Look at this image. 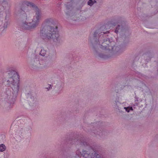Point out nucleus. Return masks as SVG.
Returning a JSON list of instances; mask_svg holds the SVG:
<instances>
[{"label":"nucleus","mask_w":158,"mask_h":158,"mask_svg":"<svg viewBox=\"0 0 158 158\" xmlns=\"http://www.w3.org/2000/svg\"><path fill=\"white\" fill-rule=\"evenodd\" d=\"M29 9L34 10L35 12V15L34 16L31 23L25 22L23 24V27L25 29L31 30L35 28L39 24L41 17L40 12L39 9L32 3L27 1L23 2L22 5L21 11L20 13L23 14V12L27 11Z\"/></svg>","instance_id":"nucleus-1"},{"label":"nucleus","mask_w":158,"mask_h":158,"mask_svg":"<svg viewBox=\"0 0 158 158\" xmlns=\"http://www.w3.org/2000/svg\"><path fill=\"white\" fill-rule=\"evenodd\" d=\"M45 25L40 30V35L44 39L52 40L56 43H59L60 38L57 31V27L55 26V28H52L53 24L50 19H47L46 20Z\"/></svg>","instance_id":"nucleus-2"},{"label":"nucleus","mask_w":158,"mask_h":158,"mask_svg":"<svg viewBox=\"0 0 158 158\" xmlns=\"http://www.w3.org/2000/svg\"><path fill=\"white\" fill-rule=\"evenodd\" d=\"M7 78V85L10 86L13 90L12 94L14 97H16L19 89V76L15 71H10L8 73Z\"/></svg>","instance_id":"nucleus-3"},{"label":"nucleus","mask_w":158,"mask_h":158,"mask_svg":"<svg viewBox=\"0 0 158 158\" xmlns=\"http://www.w3.org/2000/svg\"><path fill=\"white\" fill-rule=\"evenodd\" d=\"M105 33L104 32H101V29H98L94 32V40L96 42L95 44H99V43H101L102 44L100 47L102 49L110 50L111 48V49L113 50L114 49V47H112V46H110L108 43V41L107 39H103V42L102 40V37H103V35Z\"/></svg>","instance_id":"nucleus-4"},{"label":"nucleus","mask_w":158,"mask_h":158,"mask_svg":"<svg viewBox=\"0 0 158 158\" xmlns=\"http://www.w3.org/2000/svg\"><path fill=\"white\" fill-rule=\"evenodd\" d=\"M81 155V156L76 158H102L93 149L89 146L85 149L82 150Z\"/></svg>","instance_id":"nucleus-5"},{"label":"nucleus","mask_w":158,"mask_h":158,"mask_svg":"<svg viewBox=\"0 0 158 158\" xmlns=\"http://www.w3.org/2000/svg\"><path fill=\"white\" fill-rule=\"evenodd\" d=\"M6 94H5L4 95V98L3 101L5 102H7L6 103V105H7L8 104L9 105L10 103L9 102H10V104H11V103H12L13 102V99H12V98H10L11 97V96L10 95H9V94L8 92H6Z\"/></svg>","instance_id":"nucleus-6"},{"label":"nucleus","mask_w":158,"mask_h":158,"mask_svg":"<svg viewBox=\"0 0 158 158\" xmlns=\"http://www.w3.org/2000/svg\"><path fill=\"white\" fill-rule=\"evenodd\" d=\"M6 149V147L5 145L2 144L0 145V152H3Z\"/></svg>","instance_id":"nucleus-7"},{"label":"nucleus","mask_w":158,"mask_h":158,"mask_svg":"<svg viewBox=\"0 0 158 158\" xmlns=\"http://www.w3.org/2000/svg\"><path fill=\"white\" fill-rule=\"evenodd\" d=\"M46 51L43 49H41L40 52V54L41 56H44L46 54Z\"/></svg>","instance_id":"nucleus-8"},{"label":"nucleus","mask_w":158,"mask_h":158,"mask_svg":"<svg viewBox=\"0 0 158 158\" xmlns=\"http://www.w3.org/2000/svg\"><path fill=\"white\" fill-rule=\"evenodd\" d=\"M96 2V1H93L92 0H89L88 3V5L90 6H92L94 3H95Z\"/></svg>","instance_id":"nucleus-9"},{"label":"nucleus","mask_w":158,"mask_h":158,"mask_svg":"<svg viewBox=\"0 0 158 158\" xmlns=\"http://www.w3.org/2000/svg\"><path fill=\"white\" fill-rule=\"evenodd\" d=\"M124 108L125 109L126 111L128 112H129L130 110H132V107H124Z\"/></svg>","instance_id":"nucleus-10"},{"label":"nucleus","mask_w":158,"mask_h":158,"mask_svg":"<svg viewBox=\"0 0 158 158\" xmlns=\"http://www.w3.org/2000/svg\"><path fill=\"white\" fill-rule=\"evenodd\" d=\"M120 27V26L119 25H118V26L116 28L115 30V32L116 33H118V30L119 29Z\"/></svg>","instance_id":"nucleus-11"},{"label":"nucleus","mask_w":158,"mask_h":158,"mask_svg":"<svg viewBox=\"0 0 158 158\" xmlns=\"http://www.w3.org/2000/svg\"><path fill=\"white\" fill-rule=\"evenodd\" d=\"M7 23H4V25L3 26L4 29L6 28L7 27Z\"/></svg>","instance_id":"nucleus-12"},{"label":"nucleus","mask_w":158,"mask_h":158,"mask_svg":"<svg viewBox=\"0 0 158 158\" xmlns=\"http://www.w3.org/2000/svg\"><path fill=\"white\" fill-rule=\"evenodd\" d=\"M81 144L82 145H86L87 143L86 142H81Z\"/></svg>","instance_id":"nucleus-13"},{"label":"nucleus","mask_w":158,"mask_h":158,"mask_svg":"<svg viewBox=\"0 0 158 158\" xmlns=\"http://www.w3.org/2000/svg\"><path fill=\"white\" fill-rule=\"evenodd\" d=\"M49 85V86H50V87H49V88H50V87H52V85Z\"/></svg>","instance_id":"nucleus-14"},{"label":"nucleus","mask_w":158,"mask_h":158,"mask_svg":"<svg viewBox=\"0 0 158 158\" xmlns=\"http://www.w3.org/2000/svg\"><path fill=\"white\" fill-rule=\"evenodd\" d=\"M46 88L47 89H48V88Z\"/></svg>","instance_id":"nucleus-15"},{"label":"nucleus","mask_w":158,"mask_h":158,"mask_svg":"<svg viewBox=\"0 0 158 158\" xmlns=\"http://www.w3.org/2000/svg\"><path fill=\"white\" fill-rule=\"evenodd\" d=\"M0 84H1V83H0Z\"/></svg>","instance_id":"nucleus-16"}]
</instances>
